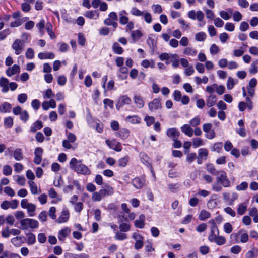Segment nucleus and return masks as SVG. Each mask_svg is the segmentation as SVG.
Listing matches in <instances>:
<instances>
[{"instance_id": "e2e57ef3", "label": "nucleus", "mask_w": 258, "mask_h": 258, "mask_svg": "<svg viewBox=\"0 0 258 258\" xmlns=\"http://www.w3.org/2000/svg\"><path fill=\"white\" fill-rule=\"evenodd\" d=\"M248 183L243 181L239 185H238L236 187V189L237 191L245 190L248 188Z\"/></svg>"}, {"instance_id": "f3484780", "label": "nucleus", "mask_w": 258, "mask_h": 258, "mask_svg": "<svg viewBox=\"0 0 258 258\" xmlns=\"http://www.w3.org/2000/svg\"><path fill=\"white\" fill-rule=\"evenodd\" d=\"M118 15L120 23L122 25L127 24L129 21V18L127 16L128 13L127 12L124 10H122L119 12Z\"/></svg>"}, {"instance_id": "aec40b11", "label": "nucleus", "mask_w": 258, "mask_h": 258, "mask_svg": "<svg viewBox=\"0 0 258 258\" xmlns=\"http://www.w3.org/2000/svg\"><path fill=\"white\" fill-rule=\"evenodd\" d=\"M145 216L143 214H141L139 218L135 221L134 224L135 226L140 229H142L144 228L145 226Z\"/></svg>"}, {"instance_id": "0e129e2a", "label": "nucleus", "mask_w": 258, "mask_h": 258, "mask_svg": "<svg viewBox=\"0 0 258 258\" xmlns=\"http://www.w3.org/2000/svg\"><path fill=\"white\" fill-rule=\"evenodd\" d=\"M56 209L55 207H51L49 209V216L53 220H56Z\"/></svg>"}, {"instance_id": "37998d69", "label": "nucleus", "mask_w": 258, "mask_h": 258, "mask_svg": "<svg viewBox=\"0 0 258 258\" xmlns=\"http://www.w3.org/2000/svg\"><path fill=\"white\" fill-rule=\"evenodd\" d=\"M129 157L127 156L119 159L118 161V166L121 167H125L128 161Z\"/></svg>"}, {"instance_id": "f03ea898", "label": "nucleus", "mask_w": 258, "mask_h": 258, "mask_svg": "<svg viewBox=\"0 0 258 258\" xmlns=\"http://www.w3.org/2000/svg\"><path fill=\"white\" fill-rule=\"evenodd\" d=\"M113 192V188L109 186L107 189H101L98 192H94L92 195V200L93 202H99L106 195H112Z\"/></svg>"}, {"instance_id": "f257e3e1", "label": "nucleus", "mask_w": 258, "mask_h": 258, "mask_svg": "<svg viewBox=\"0 0 258 258\" xmlns=\"http://www.w3.org/2000/svg\"><path fill=\"white\" fill-rule=\"evenodd\" d=\"M69 166L70 168L79 174L89 175L90 171L84 164H82L81 160H78L75 158L71 159Z\"/></svg>"}, {"instance_id": "09e8293b", "label": "nucleus", "mask_w": 258, "mask_h": 258, "mask_svg": "<svg viewBox=\"0 0 258 258\" xmlns=\"http://www.w3.org/2000/svg\"><path fill=\"white\" fill-rule=\"evenodd\" d=\"M27 243L29 245L33 244L36 242V237L34 234L30 233L27 234Z\"/></svg>"}, {"instance_id": "5701e85b", "label": "nucleus", "mask_w": 258, "mask_h": 258, "mask_svg": "<svg viewBox=\"0 0 258 258\" xmlns=\"http://www.w3.org/2000/svg\"><path fill=\"white\" fill-rule=\"evenodd\" d=\"M167 135L173 140L178 138L180 135V133L176 128H172L167 130Z\"/></svg>"}, {"instance_id": "cd10ccee", "label": "nucleus", "mask_w": 258, "mask_h": 258, "mask_svg": "<svg viewBox=\"0 0 258 258\" xmlns=\"http://www.w3.org/2000/svg\"><path fill=\"white\" fill-rule=\"evenodd\" d=\"M134 101L137 107L139 108H142L144 105V102L143 98L140 95H135L134 97Z\"/></svg>"}, {"instance_id": "052dcab7", "label": "nucleus", "mask_w": 258, "mask_h": 258, "mask_svg": "<svg viewBox=\"0 0 258 258\" xmlns=\"http://www.w3.org/2000/svg\"><path fill=\"white\" fill-rule=\"evenodd\" d=\"M17 184L21 186H24L26 183V179L23 176H17L15 180Z\"/></svg>"}, {"instance_id": "58836bf2", "label": "nucleus", "mask_w": 258, "mask_h": 258, "mask_svg": "<svg viewBox=\"0 0 258 258\" xmlns=\"http://www.w3.org/2000/svg\"><path fill=\"white\" fill-rule=\"evenodd\" d=\"M45 26V22L43 19L41 20L40 21L36 24V27L38 28L41 36L43 35L44 34V28Z\"/></svg>"}, {"instance_id": "9b49d317", "label": "nucleus", "mask_w": 258, "mask_h": 258, "mask_svg": "<svg viewBox=\"0 0 258 258\" xmlns=\"http://www.w3.org/2000/svg\"><path fill=\"white\" fill-rule=\"evenodd\" d=\"M18 205V202L17 200H13L11 202L4 201L2 203L1 207L4 210H7L10 208L12 209H15L17 208Z\"/></svg>"}, {"instance_id": "a878e982", "label": "nucleus", "mask_w": 258, "mask_h": 258, "mask_svg": "<svg viewBox=\"0 0 258 258\" xmlns=\"http://www.w3.org/2000/svg\"><path fill=\"white\" fill-rule=\"evenodd\" d=\"M38 57L40 59H52L54 58L55 56L52 52H40L38 54Z\"/></svg>"}, {"instance_id": "9d476101", "label": "nucleus", "mask_w": 258, "mask_h": 258, "mask_svg": "<svg viewBox=\"0 0 258 258\" xmlns=\"http://www.w3.org/2000/svg\"><path fill=\"white\" fill-rule=\"evenodd\" d=\"M231 237L234 236L240 239V242L242 243H246L248 241L249 237L248 234L243 229L240 230L237 233L232 234Z\"/></svg>"}, {"instance_id": "c03bdc74", "label": "nucleus", "mask_w": 258, "mask_h": 258, "mask_svg": "<svg viewBox=\"0 0 258 258\" xmlns=\"http://www.w3.org/2000/svg\"><path fill=\"white\" fill-rule=\"evenodd\" d=\"M43 96L44 98L51 99L54 96V94L53 93L52 89L49 88L43 93Z\"/></svg>"}, {"instance_id": "79ce46f5", "label": "nucleus", "mask_w": 258, "mask_h": 258, "mask_svg": "<svg viewBox=\"0 0 258 258\" xmlns=\"http://www.w3.org/2000/svg\"><path fill=\"white\" fill-rule=\"evenodd\" d=\"M258 252V250L253 248L251 250H249L245 254L246 258H255L256 257Z\"/></svg>"}, {"instance_id": "a19ab883", "label": "nucleus", "mask_w": 258, "mask_h": 258, "mask_svg": "<svg viewBox=\"0 0 258 258\" xmlns=\"http://www.w3.org/2000/svg\"><path fill=\"white\" fill-rule=\"evenodd\" d=\"M130 134V131L128 129L126 128H122L120 130L118 133H117V136L120 137L123 139H126Z\"/></svg>"}, {"instance_id": "c756f323", "label": "nucleus", "mask_w": 258, "mask_h": 258, "mask_svg": "<svg viewBox=\"0 0 258 258\" xmlns=\"http://www.w3.org/2000/svg\"><path fill=\"white\" fill-rule=\"evenodd\" d=\"M217 231L218 234H219V230L217 228V227H213V228H211L210 234L208 236V240L213 242L216 237L217 236V234L215 233V232Z\"/></svg>"}, {"instance_id": "680f3d73", "label": "nucleus", "mask_w": 258, "mask_h": 258, "mask_svg": "<svg viewBox=\"0 0 258 258\" xmlns=\"http://www.w3.org/2000/svg\"><path fill=\"white\" fill-rule=\"evenodd\" d=\"M201 122V119L199 116H196L195 118H192L189 121L190 125L192 127H195L200 124Z\"/></svg>"}, {"instance_id": "69168bd1", "label": "nucleus", "mask_w": 258, "mask_h": 258, "mask_svg": "<svg viewBox=\"0 0 258 258\" xmlns=\"http://www.w3.org/2000/svg\"><path fill=\"white\" fill-rule=\"evenodd\" d=\"M217 196L216 195H213L211 197L210 199L208 202V205L209 207H215L217 205V202L216 201V198Z\"/></svg>"}, {"instance_id": "f8f14e48", "label": "nucleus", "mask_w": 258, "mask_h": 258, "mask_svg": "<svg viewBox=\"0 0 258 258\" xmlns=\"http://www.w3.org/2000/svg\"><path fill=\"white\" fill-rule=\"evenodd\" d=\"M188 17L193 20L196 18L199 21H202L204 18V14L201 11L196 12L195 10H191L188 13Z\"/></svg>"}, {"instance_id": "a18cd8bd", "label": "nucleus", "mask_w": 258, "mask_h": 258, "mask_svg": "<svg viewBox=\"0 0 258 258\" xmlns=\"http://www.w3.org/2000/svg\"><path fill=\"white\" fill-rule=\"evenodd\" d=\"M183 53L187 55L195 56L196 55L197 51L191 47H187L184 50Z\"/></svg>"}, {"instance_id": "20e7f679", "label": "nucleus", "mask_w": 258, "mask_h": 258, "mask_svg": "<svg viewBox=\"0 0 258 258\" xmlns=\"http://www.w3.org/2000/svg\"><path fill=\"white\" fill-rule=\"evenodd\" d=\"M21 206L22 208L27 210V212L29 216L34 217L35 216L36 205L31 203H29L26 199H24L21 200Z\"/></svg>"}, {"instance_id": "72a5a7b5", "label": "nucleus", "mask_w": 258, "mask_h": 258, "mask_svg": "<svg viewBox=\"0 0 258 258\" xmlns=\"http://www.w3.org/2000/svg\"><path fill=\"white\" fill-rule=\"evenodd\" d=\"M11 109V105L8 102H4L0 105V112L6 113L10 112Z\"/></svg>"}, {"instance_id": "e433bc0d", "label": "nucleus", "mask_w": 258, "mask_h": 258, "mask_svg": "<svg viewBox=\"0 0 258 258\" xmlns=\"http://www.w3.org/2000/svg\"><path fill=\"white\" fill-rule=\"evenodd\" d=\"M258 60H255L252 62L249 69V72L251 74H256L258 72Z\"/></svg>"}, {"instance_id": "412c9836", "label": "nucleus", "mask_w": 258, "mask_h": 258, "mask_svg": "<svg viewBox=\"0 0 258 258\" xmlns=\"http://www.w3.org/2000/svg\"><path fill=\"white\" fill-rule=\"evenodd\" d=\"M132 184L137 189H141L145 185V180L143 178H135L133 180Z\"/></svg>"}, {"instance_id": "6e6d98bb", "label": "nucleus", "mask_w": 258, "mask_h": 258, "mask_svg": "<svg viewBox=\"0 0 258 258\" xmlns=\"http://www.w3.org/2000/svg\"><path fill=\"white\" fill-rule=\"evenodd\" d=\"M11 33L9 29H6L0 32V41L4 40Z\"/></svg>"}, {"instance_id": "0eeeda50", "label": "nucleus", "mask_w": 258, "mask_h": 258, "mask_svg": "<svg viewBox=\"0 0 258 258\" xmlns=\"http://www.w3.org/2000/svg\"><path fill=\"white\" fill-rule=\"evenodd\" d=\"M166 60V64H169L170 62L172 63V65L174 68L178 67L179 63V61L177 59L176 54H168L166 53H162V60Z\"/></svg>"}, {"instance_id": "a211bd4d", "label": "nucleus", "mask_w": 258, "mask_h": 258, "mask_svg": "<svg viewBox=\"0 0 258 258\" xmlns=\"http://www.w3.org/2000/svg\"><path fill=\"white\" fill-rule=\"evenodd\" d=\"M9 80L5 77H1L0 78V86L2 87V92L3 93H7L9 90Z\"/></svg>"}, {"instance_id": "bb28decb", "label": "nucleus", "mask_w": 258, "mask_h": 258, "mask_svg": "<svg viewBox=\"0 0 258 258\" xmlns=\"http://www.w3.org/2000/svg\"><path fill=\"white\" fill-rule=\"evenodd\" d=\"M13 157L17 161H21L23 159L22 150L20 148H17L13 151Z\"/></svg>"}, {"instance_id": "ddd939ff", "label": "nucleus", "mask_w": 258, "mask_h": 258, "mask_svg": "<svg viewBox=\"0 0 258 258\" xmlns=\"http://www.w3.org/2000/svg\"><path fill=\"white\" fill-rule=\"evenodd\" d=\"M71 229L68 227L60 230L58 233V238L60 241H64L66 238L71 233Z\"/></svg>"}, {"instance_id": "8fccbe9b", "label": "nucleus", "mask_w": 258, "mask_h": 258, "mask_svg": "<svg viewBox=\"0 0 258 258\" xmlns=\"http://www.w3.org/2000/svg\"><path fill=\"white\" fill-rule=\"evenodd\" d=\"M206 38V34L203 32H200L195 35V39L198 41H204Z\"/></svg>"}, {"instance_id": "5fc2aeb1", "label": "nucleus", "mask_w": 258, "mask_h": 258, "mask_svg": "<svg viewBox=\"0 0 258 258\" xmlns=\"http://www.w3.org/2000/svg\"><path fill=\"white\" fill-rule=\"evenodd\" d=\"M213 242H215L218 245H222L225 243L226 239L222 236H217Z\"/></svg>"}, {"instance_id": "2eb2a0df", "label": "nucleus", "mask_w": 258, "mask_h": 258, "mask_svg": "<svg viewBox=\"0 0 258 258\" xmlns=\"http://www.w3.org/2000/svg\"><path fill=\"white\" fill-rule=\"evenodd\" d=\"M132 102L131 99L126 95L121 96L116 104V108L119 109L125 104H130Z\"/></svg>"}, {"instance_id": "dca6fc26", "label": "nucleus", "mask_w": 258, "mask_h": 258, "mask_svg": "<svg viewBox=\"0 0 258 258\" xmlns=\"http://www.w3.org/2000/svg\"><path fill=\"white\" fill-rule=\"evenodd\" d=\"M124 120L132 124H139L141 122V118L137 115L126 116Z\"/></svg>"}, {"instance_id": "b1692460", "label": "nucleus", "mask_w": 258, "mask_h": 258, "mask_svg": "<svg viewBox=\"0 0 258 258\" xmlns=\"http://www.w3.org/2000/svg\"><path fill=\"white\" fill-rule=\"evenodd\" d=\"M84 16L90 19H97L99 18V13L97 11H88Z\"/></svg>"}, {"instance_id": "7ed1b4c3", "label": "nucleus", "mask_w": 258, "mask_h": 258, "mask_svg": "<svg viewBox=\"0 0 258 258\" xmlns=\"http://www.w3.org/2000/svg\"><path fill=\"white\" fill-rule=\"evenodd\" d=\"M21 229L26 230L28 228L36 229L39 227L38 221L31 218H25L20 221Z\"/></svg>"}, {"instance_id": "393cba45", "label": "nucleus", "mask_w": 258, "mask_h": 258, "mask_svg": "<svg viewBox=\"0 0 258 258\" xmlns=\"http://www.w3.org/2000/svg\"><path fill=\"white\" fill-rule=\"evenodd\" d=\"M181 131L186 135L191 137L193 136V130L189 124H184L181 127Z\"/></svg>"}, {"instance_id": "473e14b6", "label": "nucleus", "mask_w": 258, "mask_h": 258, "mask_svg": "<svg viewBox=\"0 0 258 258\" xmlns=\"http://www.w3.org/2000/svg\"><path fill=\"white\" fill-rule=\"evenodd\" d=\"M112 48L113 52L115 54H121L123 52V48L120 46L119 44L117 42L113 43Z\"/></svg>"}, {"instance_id": "6ab92c4d", "label": "nucleus", "mask_w": 258, "mask_h": 258, "mask_svg": "<svg viewBox=\"0 0 258 258\" xmlns=\"http://www.w3.org/2000/svg\"><path fill=\"white\" fill-rule=\"evenodd\" d=\"M161 101L160 99H155L149 103V108L152 111H155L160 107Z\"/></svg>"}, {"instance_id": "4468645a", "label": "nucleus", "mask_w": 258, "mask_h": 258, "mask_svg": "<svg viewBox=\"0 0 258 258\" xmlns=\"http://www.w3.org/2000/svg\"><path fill=\"white\" fill-rule=\"evenodd\" d=\"M20 72V66L17 64H14L12 67H9L6 71V74L8 77H12Z\"/></svg>"}, {"instance_id": "864d4df0", "label": "nucleus", "mask_w": 258, "mask_h": 258, "mask_svg": "<svg viewBox=\"0 0 258 258\" xmlns=\"http://www.w3.org/2000/svg\"><path fill=\"white\" fill-rule=\"evenodd\" d=\"M12 173V168L9 165H5L3 168V173L5 176L10 175Z\"/></svg>"}, {"instance_id": "423d86ee", "label": "nucleus", "mask_w": 258, "mask_h": 258, "mask_svg": "<svg viewBox=\"0 0 258 258\" xmlns=\"http://www.w3.org/2000/svg\"><path fill=\"white\" fill-rule=\"evenodd\" d=\"M215 175L217 176V181L220 182L223 187H228L230 186V182L225 171L223 170H220Z\"/></svg>"}, {"instance_id": "6e6552de", "label": "nucleus", "mask_w": 258, "mask_h": 258, "mask_svg": "<svg viewBox=\"0 0 258 258\" xmlns=\"http://www.w3.org/2000/svg\"><path fill=\"white\" fill-rule=\"evenodd\" d=\"M69 211L67 208H65L63 209L58 218L56 219L55 222L59 224L64 223L69 221Z\"/></svg>"}, {"instance_id": "bf43d9fd", "label": "nucleus", "mask_w": 258, "mask_h": 258, "mask_svg": "<svg viewBox=\"0 0 258 258\" xmlns=\"http://www.w3.org/2000/svg\"><path fill=\"white\" fill-rule=\"evenodd\" d=\"M114 238L117 240H124L127 238V235L124 233L117 232L114 236Z\"/></svg>"}, {"instance_id": "de8ad7c7", "label": "nucleus", "mask_w": 258, "mask_h": 258, "mask_svg": "<svg viewBox=\"0 0 258 258\" xmlns=\"http://www.w3.org/2000/svg\"><path fill=\"white\" fill-rule=\"evenodd\" d=\"M145 11H142L136 7H133L131 10V14L135 16H142Z\"/></svg>"}, {"instance_id": "c85d7f7f", "label": "nucleus", "mask_w": 258, "mask_h": 258, "mask_svg": "<svg viewBox=\"0 0 258 258\" xmlns=\"http://www.w3.org/2000/svg\"><path fill=\"white\" fill-rule=\"evenodd\" d=\"M247 209V203H243L239 204L237 209V213L239 215H243Z\"/></svg>"}, {"instance_id": "49530a36", "label": "nucleus", "mask_w": 258, "mask_h": 258, "mask_svg": "<svg viewBox=\"0 0 258 258\" xmlns=\"http://www.w3.org/2000/svg\"><path fill=\"white\" fill-rule=\"evenodd\" d=\"M208 151L206 149L201 148L198 151V157L206 160L208 156Z\"/></svg>"}, {"instance_id": "7c9ffc66", "label": "nucleus", "mask_w": 258, "mask_h": 258, "mask_svg": "<svg viewBox=\"0 0 258 258\" xmlns=\"http://www.w3.org/2000/svg\"><path fill=\"white\" fill-rule=\"evenodd\" d=\"M211 216V214L205 210H202L199 215V218L201 221H205L209 218Z\"/></svg>"}, {"instance_id": "39448f33", "label": "nucleus", "mask_w": 258, "mask_h": 258, "mask_svg": "<svg viewBox=\"0 0 258 258\" xmlns=\"http://www.w3.org/2000/svg\"><path fill=\"white\" fill-rule=\"evenodd\" d=\"M25 41L16 39L12 44V48L16 55H18L23 52L24 50Z\"/></svg>"}, {"instance_id": "2f4dec72", "label": "nucleus", "mask_w": 258, "mask_h": 258, "mask_svg": "<svg viewBox=\"0 0 258 258\" xmlns=\"http://www.w3.org/2000/svg\"><path fill=\"white\" fill-rule=\"evenodd\" d=\"M217 101L216 96L215 95H210L206 100L207 105L208 107H211L214 106Z\"/></svg>"}, {"instance_id": "774afa93", "label": "nucleus", "mask_w": 258, "mask_h": 258, "mask_svg": "<svg viewBox=\"0 0 258 258\" xmlns=\"http://www.w3.org/2000/svg\"><path fill=\"white\" fill-rule=\"evenodd\" d=\"M28 97L27 95L25 93H21L19 95H18L17 99L18 102L20 103H25L26 100H27Z\"/></svg>"}, {"instance_id": "ea45409f", "label": "nucleus", "mask_w": 258, "mask_h": 258, "mask_svg": "<svg viewBox=\"0 0 258 258\" xmlns=\"http://www.w3.org/2000/svg\"><path fill=\"white\" fill-rule=\"evenodd\" d=\"M207 171L212 175H215L219 171L216 170L214 166L211 163H208L206 166Z\"/></svg>"}, {"instance_id": "f704fd0d", "label": "nucleus", "mask_w": 258, "mask_h": 258, "mask_svg": "<svg viewBox=\"0 0 258 258\" xmlns=\"http://www.w3.org/2000/svg\"><path fill=\"white\" fill-rule=\"evenodd\" d=\"M11 243L16 247H19L23 243V238L19 236H16L11 239Z\"/></svg>"}, {"instance_id": "4c0bfd02", "label": "nucleus", "mask_w": 258, "mask_h": 258, "mask_svg": "<svg viewBox=\"0 0 258 258\" xmlns=\"http://www.w3.org/2000/svg\"><path fill=\"white\" fill-rule=\"evenodd\" d=\"M141 66L145 68L149 67L153 68L155 67V62L153 60L144 59L141 62Z\"/></svg>"}, {"instance_id": "3c124183", "label": "nucleus", "mask_w": 258, "mask_h": 258, "mask_svg": "<svg viewBox=\"0 0 258 258\" xmlns=\"http://www.w3.org/2000/svg\"><path fill=\"white\" fill-rule=\"evenodd\" d=\"M192 145L195 148H197L203 144L202 139L199 138H195L192 140Z\"/></svg>"}, {"instance_id": "4be33fe9", "label": "nucleus", "mask_w": 258, "mask_h": 258, "mask_svg": "<svg viewBox=\"0 0 258 258\" xmlns=\"http://www.w3.org/2000/svg\"><path fill=\"white\" fill-rule=\"evenodd\" d=\"M28 183L32 194L37 195L41 192L40 189L38 187L37 184L33 181H29Z\"/></svg>"}, {"instance_id": "13d9d810", "label": "nucleus", "mask_w": 258, "mask_h": 258, "mask_svg": "<svg viewBox=\"0 0 258 258\" xmlns=\"http://www.w3.org/2000/svg\"><path fill=\"white\" fill-rule=\"evenodd\" d=\"M20 119L24 122H26L29 118L28 112L26 110H23L20 115Z\"/></svg>"}, {"instance_id": "603ef678", "label": "nucleus", "mask_w": 258, "mask_h": 258, "mask_svg": "<svg viewBox=\"0 0 258 258\" xmlns=\"http://www.w3.org/2000/svg\"><path fill=\"white\" fill-rule=\"evenodd\" d=\"M142 36V34L140 30H135L131 32V37L135 41L140 38Z\"/></svg>"}, {"instance_id": "1a4fd4ad", "label": "nucleus", "mask_w": 258, "mask_h": 258, "mask_svg": "<svg viewBox=\"0 0 258 258\" xmlns=\"http://www.w3.org/2000/svg\"><path fill=\"white\" fill-rule=\"evenodd\" d=\"M105 143L110 149L117 152H120L122 150V148L121 143L115 139L111 140H106Z\"/></svg>"}, {"instance_id": "c9c22d12", "label": "nucleus", "mask_w": 258, "mask_h": 258, "mask_svg": "<svg viewBox=\"0 0 258 258\" xmlns=\"http://www.w3.org/2000/svg\"><path fill=\"white\" fill-rule=\"evenodd\" d=\"M43 127L42 122L40 121H36L31 126L30 131L34 133L37 130H40Z\"/></svg>"}, {"instance_id": "338daca9", "label": "nucleus", "mask_w": 258, "mask_h": 258, "mask_svg": "<svg viewBox=\"0 0 258 258\" xmlns=\"http://www.w3.org/2000/svg\"><path fill=\"white\" fill-rule=\"evenodd\" d=\"M4 125L7 128H11L13 125V119L11 117H8L4 120Z\"/></svg>"}, {"instance_id": "4d7b16f0", "label": "nucleus", "mask_w": 258, "mask_h": 258, "mask_svg": "<svg viewBox=\"0 0 258 258\" xmlns=\"http://www.w3.org/2000/svg\"><path fill=\"white\" fill-rule=\"evenodd\" d=\"M68 256L72 257L73 256L74 258H89V256L84 253H81L80 254H73L71 253H67L66 254V257Z\"/></svg>"}]
</instances>
